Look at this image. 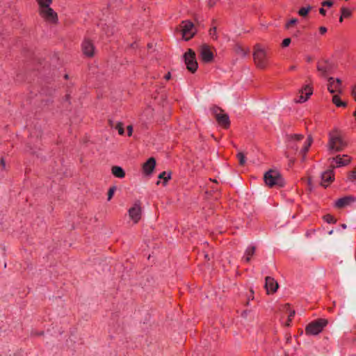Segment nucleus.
<instances>
[{
    "label": "nucleus",
    "instance_id": "nucleus-46",
    "mask_svg": "<svg viewBox=\"0 0 356 356\" xmlns=\"http://www.w3.org/2000/svg\"><path fill=\"white\" fill-rule=\"evenodd\" d=\"M341 226L343 229H346L347 227L346 224H342Z\"/></svg>",
    "mask_w": 356,
    "mask_h": 356
},
{
    "label": "nucleus",
    "instance_id": "nucleus-41",
    "mask_svg": "<svg viewBox=\"0 0 356 356\" xmlns=\"http://www.w3.org/2000/svg\"><path fill=\"white\" fill-rule=\"evenodd\" d=\"M319 13L322 15H326V11L323 8H321L319 9Z\"/></svg>",
    "mask_w": 356,
    "mask_h": 356
},
{
    "label": "nucleus",
    "instance_id": "nucleus-44",
    "mask_svg": "<svg viewBox=\"0 0 356 356\" xmlns=\"http://www.w3.org/2000/svg\"><path fill=\"white\" fill-rule=\"evenodd\" d=\"M1 163L2 166L4 168L5 165H6L4 160L1 159Z\"/></svg>",
    "mask_w": 356,
    "mask_h": 356
},
{
    "label": "nucleus",
    "instance_id": "nucleus-3",
    "mask_svg": "<svg viewBox=\"0 0 356 356\" xmlns=\"http://www.w3.org/2000/svg\"><path fill=\"white\" fill-rule=\"evenodd\" d=\"M254 61L256 65L260 69H264L268 66V58L267 51L260 44H257L254 47Z\"/></svg>",
    "mask_w": 356,
    "mask_h": 356
},
{
    "label": "nucleus",
    "instance_id": "nucleus-9",
    "mask_svg": "<svg viewBox=\"0 0 356 356\" xmlns=\"http://www.w3.org/2000/svg\"><path fill=\"white\" fill-rule=\"evenodd\" d=\"M313 94V88L309 84L305 85L300 89L297 97L294 99L296 103H304L307 102Z\"/></svg>",
    "mask_w": 356,
    "mask_h": 356
},
{
    "label": "nucleus",
    "instance_id": "nucleus-28",
    "mask_svg": "<svg viewBox=\"0 0 356 356\" xmlns=\"http://www.w3.org/2000/svg\"><path fill=\"white\" fill-rule=\"evenodd\" d=\"M159 179H162L164 180V184H166V183L168 182V181L170 179V174H167L165 172H161L159 175Z\"/></svg>",
    "mask_w": 356,
    "mask_h": 356
},
{
    "label": "nucleus",
    "instance_id": "nucleus-43",
    "mask_svg": "<svg viewBox=\"0 0 356 356\" xmlns=\"http://www.w3.org/2000/svg\"><path fill=\"white\" fill-rule=\"evenodd\" d=\"M291 322H289V318H287L286 321L284 323L285 326H289Z\"/></svg>",
    "mask_w": 356,
    "mask_h": 356
},
{
    "label": "nucleus",
    "instance_id": "nucleus-26",
    "mask_svg": "<svg viewBox=\"0 0 356 356\" xmlns=\"http://www.w3.org/2000/svg\"><path fill=\"white\" fill-rule=\"evenodd\" d=\"M341 13L342 15V17L347 18L351 16L352 11L348 8L342 7L341 8Z\"/></svg>",
    "mask_w": 356,
    "mask_h": 356
},
{
    "label": "nucleus",
    "instance_id": "nucleus-16",
    "mask_svg": "<svg viewBox=\"0 0 356 356\" xmlns=\"http://www.w3.org/2000/svg\"><path fill=\"white\" fill-rule=\"evenodd\" d=\"M334 180V172L333 170H328L321 175V184L323 186L327 187Z\"/></svg>",
    "mask_w": 356,
    "mask_h": 356
},
{
    "label": "nucleus",
    "instance_id": "nucleus-36",
    "mask_svg": "<svg viewBox=\"0 0 356 356\" xmlns=\"http://www.w3.org/2000/svg\"><path fill=\"white\" fill-rule=\"evenodd\" d=\"M291 40L289 38L284 39L282 42V47H286L289 46V44H291Z\"/></svg>",
    "mask_w": 356,
    "mask_h": 356
},
{
    "label": "nucleus",
    "instance_id": "nucleus-20",
    "mask_svg": "<svg viewBox=\"0 0 356 356\" xmlns=\"http://www.w3.org/2000/svg\"><path fill=\"white\" fill-rule=\"evenodd\" d=\"M255 252L256 247L253 245H250L245 249L243 259L246 262H249L251 260L252 257L254 255Z\"/></svg>",
    "mask_w": 356,
    "mask_h": 356
},
{
    "label": "nucleus",
    "instance_id": "nucleus-34",
    "mask_svg": "<svg viewBox=\"0 0 356 356\" xmlns=\"http://www.w3.org/2000/svg\"><path fill=\"white\" fill-rule=\"evenodd\" d=\"M348 179L350 180V181L356 180V168H355L354 170L350 172V175L348 176Z\"/></svg>",
    "mask_w": 356,
    "mask_h": 356
},
{
    "label": "nucleus",
    "instance_id": "nucleus-29",
    "mask_svg": "<svg viewBox=\"0 0 356 356\" xmlns=\"http://www.w3.org/2000/svg\"><path fill=\"white\" fill-rule=\"evenodd\" d=\"M115 129L118 131L120 135H123L124 134V129L123 127V124L122 122H118L116 124Z\"/></svg>",
    "mask_w": 356,
    "mask_h": 356
},
{
    "label": "nucleus",
    "instance_id": "nucleus-33",
    "mask_svg": "<svg viewBox=\"0 0 356 356\" xmlns=\"http://www.w3.org/2000/svg\"><path fill=\"white\" fill-rule=\"evenodd\" d=\"M334 4V0H326L321 3L322 6L332 7Z\"/></svg>",
    "mask_w": 356,
    "mask_h": 356
},
{
    "label": "nucleus",
    "instance_id": "nucleus-37",
    "mask_svg": "<svg viewBox=\"0 0 356 356\" xmlns=\"http://www.w3.org/2000/svg\"><path fill=\"white\" fill-rule=\"evenodd\" d=\"M298 22V19H291L290 21L288 22V23L286 24V28H289L290 26L291 25H293V24H296Z\"/></svg>",
    "mask_w": 356,
    "mask_h": 356
},
{
    "label": "nucleus",
    "instance_id": "nucleus-4",
    "mask_svg": "<svg viewBox=\"0 0 356 356\" xmlns=\"http://www.w3.org/2000/svg\"><path fill=\"white\" fill-rule=\"evenodd\" d=\"M266 184L270 187L279 186L284 185V181L279 171L270 170L266 172L264 177Z\"/></svg>",
    "mask_w": 356,
    "mask_h": 356
},
{
    "label": "nucleus",
    "instance_id": "nucleus-31",
    "mask_svg": "<svg viewBox=\"0 0 356 356\" xmlns=\"http://www.w3.org/2000/svg\"><path fill=\"white\" fill-rule=\"evenodd\" d=\"M237 158L238 159L239 163L241 165H243L245 163V157L243 153L239 152L237 154Z\"/></svg>",
    "mask_w": 356,
    "mask_h": 356
},
{
    "label": "nucleus",
    "instance_id": "nucleus-38",
    "mask_svg": "<svg viewBox=\"0 0 356 356\" xmlns=\"http://www.w3.org/2000/svg\"><path fill=\"white\" fill-rule=\"evenodd\" d=\"M133 133V127L131 125H129L127 127V134L129 136H131Z\"/></svg>",
    "mask_w": 356,
    "mask_h": 356
},
{
    "label": "nucleus",
    "instance_id": "nucleus-30",
    "mask_svg": "<svg viewBox=\"0 0 356 356\" xmlns=\"http://www.w3.org/2000/svg\"><path fill=\"white\" fill-rule=\"evenodd\" d=\"M209 35L214 40H216L218 39L217 30H216V27H213V28L210 29Z\"/></svg>",
    "mask_w": 356,
    "mask_h": 356
},
{
    "label": "nucleus",
    "instance_id": "nucleus-14",
    "mask_svg": "<svg viewBox=\"0 0 356 356\" xmlns=\"http://www.w3.org/2000/svg\"><path fill=\"white\" fill-rule=\"evenodd\" d=\"M200 54L202 60L204 63H210L213 59V54L207 45H203L200 47Z\"/></svg>",
    "mask_w": 356,
    "mask_h": 356
},
{
    "label": "nucleus",
    "instance_id": "nucleus-47",
    "mask_svg": "<svg viewBox=\"0 0 356 356\" xmlns=\"http://www.w3.org/2000/svg\"><path fill=\"white\" fill-rule=\"evenodd\" d=\"M332 233H333V230H331L329 232V234H332Z\"/></svg>",
    "mask_w": 356,
    "mask_h": 356
},
{
    "label": "nucleus",
    "instance_id": "nucleus-19",
    "mask_svg": "<svg viewBox=\"0 0 356 356\" xmlns=\"http://www.w3.org/2000/svg\"><path fill=\"white\" fill-rule=\"evenodd\" d=\"M354 200L355 199L351 196L343 197L337 200L335 202L334 205L337 208H343L350 205L352 202H354Z\"/></svg>",
    "mask_w": 356,
    "mask_h": 356
},
{
    "label": "nucleus",
    "instance_id": "nucleus-18",
    "mask_svg": "<svg viewBox=\"0 0 356 356\" xmlns=\"http://www.w3.org/2000/svg\"><path fill=\"white\" fill-rule=\"evenodd\" d=\"M156 161L153 157L149 158L143 165V170L145 174L149 175L155 168Z\"/></svg>",
    "mask_w": 356,
    "mask_h": 356
},
{
    "label": "nucleus",
    "instance_id": "nucleus-23",
    "mask_svg": "<svg viewBox=\"0 0 356 356\" xmlns=\"http://www.w3.org/2000/svg\"><path fill=\"white\" fill-rule=\"evenodd\" d=\"M37 2L39 6V10H42L44 8L50 7V5L52 3V0H37Z\"/></svg>",
    "mask_w": 356,
    "mask_h": 356
},
{
    "label": "nucleus",
    "instance_id": "nucleus-35",
    "mask_svg": "<svg viewBox=\"0 0 356 356\" xmlns=\"http://www.w3.org/2000/svg\"><path fill=\"white\" fill-rule=\"evenodd\" d=\"M115 191V187H111L109 188L108 192V200H110L113 197Z\"/></svg>",
    "mask_w": 356,
    "mask_h": 356
},
{
    "label": "nucleus",
    "instance_id": "nucleus-21",
    "mask_svg": "<svg viewBox=\"0 0 356 356\" xmlns=\"http://www.w3.org/2000/svg\"><path fill=\"white\" fill-rule=\"evenodd\" d=\"M111 173L117 178H124L125 177V172L120 166L115 165L111 168Z\"/></svg>",
    "mask_w": 356,
    "mask_h": 356
},
{
    "label": "nucleus",
    "instance_id": "nucleus-45",
    "mask_svg": "<svg viewBox=\"0 0 356 356\" xmlns=\"http://www.w3.org/2000/svg\"><path fill=\"white\" fill-rule=\"evenodd\" d=\"M343 18H345V17H342V15L341 14V16H340V17H339V22H343Z\"/></svg>",
    "mask_w": 356,
    "mask_h": 356
},
{
    "label": "nucleus",
    "instance_id": "nucleus-15",
    "mask_svg": "<svg viewBox=\"0 0 356 356\" xmlns=\"http://www.w3.org/2000/svg\"><path fill=\"white\" fill-rule=\"evenodd\" d=\"M265 288L268 294L274 293L278 289V283L273 277H266Z\"/></svg>",
    "mask_w": 356,
    "mask_h": 356
},
{
    "label": "nucleus",
    "instance_id": "nucleus-42",
    "mask_svg": "<svg viewBox=\"0 0 356 356\" xmlns=\"http://www.w3.org/2000/svg\"><path fill=\"white\" fill-rule=\"evenodd\" d=\"M171 78V74L170 72H168L167 74L165 75V79L166 80H169Z\"/></svg>",
    "mask_w": 356,
    "mask_h": 356
},
{
    "label": "nucleus",
    "instance_id": "nucleus-6",
    "mask_svg": "<svg viewBox=\"0 0 356 356\" xmlns=\"http://www.w3.org/2000/svg\"><path fill=\"white\" fill-rule=\"evenodd\" d=\"M184 59L187 70L191 73L195 72L197 70L198 64L196 60L195 51L189 49L184 54Z\"/></svg>",
    "mask_w": 356,
    "mask_h": 356
},
{
    "label": "nucleus",
    "instance_id": "nucleus-2",
    "mask_svg": "<svg viewBox=\"0 0 356 356\" xmlns=\"http://www.w3.org/2000/svg\"><path fill=\"white\" fill-rule=\"evenodd\" d=\"M347 145L346 141L338 131H333L329 134L328 149L332 152L341 151Z\"/></svg>",
    "mask_w": 356,
    "mask_h": 356
},
{
    "label": "nucleus",
    "instance_id": "nucleus-10",
    "mask_svg": "<svg viewBox=\"0 0 356 356\" xmlns=\"http://www.w3.org/2000/svg\"><path fill=\"white\" fill-rule=\"evenodd\" d=\"M181 33L183 39L188 40L195 35L196 29L192 22L186 21L182 22Z\"/></svg>",
    "mask_w": 356,
    "mask_h": 356
},
{
    "label": "nucleus",
    "instance_id": "nucleus-39",
    "mask_svg": "<svg viewBox=\"0 0 356 356\" xmlns=\"http://www.w3.org/2000/svg\"><path fill=\"white\" fill-rule=\"evenodd\" d=\"M352 95L354 99L356 101V85L354 86L352 88Z\"/></svg>",
    "mask_w": 356,
    "mask_h": 356
},
{
    "label": "nucleus",
    "instance_id": "nucleus-25",
    "mask_svg": "<svg viewBox=\"0 0 356 356\" xmlns=\"http://www.w3.org/2000/svg\"><path fill=\"white\" fill-rule=\"evenodd\" d=\"M312 10V6H308L307 7H303V8H301L299 10H298V14L300 15V16H302V17H305L307 15V14L309 13V12Z\"/></svg>",
    "mask_w": 356,
    "mask_h": 356
},
{
    "label": "nucleus",
    "instance_id": "nucleus-11",
    "mask_svg": "<svg viewBox=\"0 0 356 356\" xmlns=\"http://www.w3.org/2000/svg\"><path fill=\"white\" fill-rule=\"evenodd\" d=\"M215 118L218 123L227 128L229 126L230 121L228 115L225 113L221 109L216 108L213 110Z\"/></svg>",
    "mask_w": 356,
    "mask_h": 356
},
{
    "label": "nucleus",
    "instance_id": "nucleus-5",
    "mask_svg": "<svg viewBox=\"0 0 356 356\" xmlns=\"http://www.w3.org/2000/svg\"><path fill=\"white\" fill-rule=\"evenodd\" d=\"M327 321L324 318H320L310 323L305 329V332L309 335H317L322 332L327 325Z\"/></svg>",
    "mask_w": 356,
    "mask_h": 356
},
{
    "label": "nucleus",
    "instance_id": "nucleus-32",
    "mask_svg": "<svg viewBox=\"0 0 356 356\" xmlns=\"http://www.w3.org/2000/svg\"><path fill=\"white\" fill-rule=\"evenodd\" d=\"M285 307L289 309V314L288 317L289 318V322H291L294 315H295V311L290 309L289 306L288 305H285Z\"/></svg>",
    "mask_w": 356,
    "mask_h": 356
},
{
    "label": "nucleus",
    "instance_id": "nucleus-22",
    "mask_svg": "<svg viewBox=\"0 0 356 356\" xmlns=\"http://www.w3.org/2000/svg\"><path fill=\"white\" fill-rule=\"evenodd\" d=\"M317 69L321 76H325L329 73L330 67L327 63H320L317 65Z\"/></svg>",
    "mask_w": 356,
    "mask_h": 356
},
{
    "label": "nucleus",
    "instance_id": "nucleus-7",
    "mask_svg": "<svg viewBox=\"0 0 356 356\" xmlns=\"http://www.w3.org/2000/svg\"><path fill=\"white\" fill-rule=\"evenodd\" d=\"M142 213L141 202L139 200L136 201L128 210L129 217L134 224L140 220Z\"/></svg>",
    "mask_w": 356,
    "mask_h": 356
},
{
    "label": "nucleus",
    "instance_id": "nucleus-27",
    "mask_svg": "<svg viewBox=\"0 0 356 356\" xmlns=\"http://www.w3.org/2000/svg\"><path fill=\"white\" fill-rule=\"evenodd\" d=\"M323 219L327 223L334 224L337 222V220L330 214H327L323 216Z\"/></svg>",
    "mask_w": 356,
    "mask_h": 356
},
{
    "label": "nucleus",
    "instance_id": "nucleus-48",
    "mask_svg": "<svg viewBox=\"0 0 356 356\" xmlns=\"http://www.w3.org/2000/svg\"><path fill=\"white\" fill-rule=\"evenodd\" d=\"M308 181H309V184H311V180L309 179Z\"/></svg>",
    "mask_w": 356,
    "mask_h": 356
},
{
    "label": "nucleus",
    "instance_id": "nucleus-17",
    "mask_svg": "<svg viewBox=\"0 0 356 356\" xmlns=\"http://www.w3.org/2000/svg\"><path fill=\"white\" fill-rule=\"evenodd\" d=\"M333 161L335 162V164H332L334 168L341 167L348 165L350 162V159L347 155L343 156H337L335 158L332 159Z\"/></svg>",
    "mask_w": 356,
    "mask_h": 356
},
{
    "label": "nucleus",
    "instance_id": "nucleus-13",
    "mask_svg": "<svg viewBox=\"0 0 356 356\" xmlns=\"http://www.w3.org/2000/svg\"><path fill=\"white\" fill-rule=\"evenodd\" d=\"M327 90L330 93H340L341 92V81L339 79L329 78Z\"/></svg>",
    "mask_w": 356,
    "mask_h": 356
},
{
    "label": "nucleus",
    "instance_id": "nucleus-24",
    "mask_svg": "<svg viewBox=\"0 0 356 356\" xmlns=\"http://www.w3.org/2000/svg\"><path fill=\"white\" fill-rule=\"evenodd\" d=\"M332 102L337 107H344L346 106V102L341 100L338 95H334L332 97Z\"/></svg>",
    "mask_w": 356,
    "mask_h": 356
},
{
    "label": "nucleus",
    "instance_id": "nucleus-8",
    "mask_svg": "<svg viewBox=\"0 0 356 356\" xmlns=\"http://www.w3.org/2000/svg\"><path fill=\"white\" fill-rule=\"evenodd\" d=\"M38 12L40 16L46 22L53 24L58 23V15L51 7L44 8L42 10H39Z\"/></svg>",
    "mask_w": 356,
    "mask_h": 356
},
{
    "label": "nucleus",
    "instance_id": "nucleus-40",
    "mask_svg": "<svg viewBox=\"0 0 356 356\" xmlns=\"http://www.w3.org/2000/svg\"><path fill=\"white\" fill-rule=\"evenodd\" d=\"M319 31L321 34H324L327 32V29L324 26H321L319 28Z\"/></svg>",
    "mask_w": 356,
    "mask_h": 356
},
{
    "label": "nucleus",
    "instance_id": "nucleus-12",
    "mask_svg": "<svg viewBox=\"0 0 356 356\" xmlns=\"http://www.w3.org/2000/svg\"><path fill=\"white\" fill-rule=\"evenodd\" d=\"M83 54L86 57H93L95 53V49L93 43L89 40H84L81 44Z\"/></svg>",
    "mask_w": 356,
    "mask_h": 356
},
{
    "label": "nucleus",
    "instance_id": "nucleus-1",
    "mask_svg": "<svg viewBox=\"0 0 356 356\" xmlns=\"http://www.w3.org/2000/svg\"><path fill=\"white\" fill-rule=\"evenodd\" d=\"M312 143L311 136H307L302 134H291L286 138V149L285 156L289 160V165L294 163L296 161L295 156L298 154L302 156V160H305L306 153L308 152Z\"/></svg>",
    "mask_w": 356,
    "mask_h": 356
}]
</instances>
